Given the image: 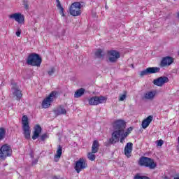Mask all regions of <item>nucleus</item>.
<instances>
[{
    "mask_svg": "<svg viewBox=\"0 0 179 179\" xmlns=\"http://www.w3.org/2000/svg\"><path fill=\"white\" fill-rule=\"evenodd\" d=\"M56 2H57V7L58 8V9H59L62 16H65V14L64 13V8H62V6L61 5V2L59 1V0H56Z\"/></svg>",
    "mask_w": 179,
    "mask_h": 179,
    "instance_id": "nucleus-24",
    "label": "nucleus"
},
{
    "mask_svg": "<svg viewBox=\"0 0 179 179\" xmlns=\"http://www.w3.org/2000/svg\"><path fill=\"white\" fill-rule=\"evenodd\" d=\"M127 99V92H124L123 94L119 95V101H124Z\"/></svg>",
    "mask_w": 179,
    "mask_h": 179,
    "instance_id": "nucleus-29",
    "label": "nucleus"
},
{
    "mask_svg": "<svg viewBox=\"0 0 179 179\" xmlns=\"http://www.w3.org/2000/svg\"><path fill=\"white\" fill-rule=\"evenodd\" d=\"M95 56L97 58H103L104 57V52L101 49H98L95 52Z\"/></svg>",
    "mask_w": 179,
    "mask_h": 179,
    "instance_id": "nucleus-26",
    "label": "nucleus"
},
{
    "mask_svg": "<svg viewBox=\"0 0 179 179\" xmlns=\"http://www.w3.org/2000/svg\"><path fill=\"white\" fill-rule=\"evenodd\" d=\"M83 94H85V89L80 88L75 92L74 97L75 99H78V97H82Z\"/></svg>",
    "mask_w": 179,
    "mask_h": 179,
    "instance_id": "nucleus-23",
    "label": "nucleus"
},
{
    "mask_svg": "<svg viewBox=\"0 0 179 179\" xmlns=\"http://www.w3.org/2000/svg\"><path fill=\"white\" fill-rule=\"evenodd\" d=\"M48 134H43L41 136V140L45 141V139H48Z\"/></svg>",
    "mask_w": 179,
    "mask_h": 179,
    "instance_id": "nucleus-32",
    "label": "nucleus"
},
{
    "mask_svg": "<svg viewBox=\"0 0 179 179\" xmlns=\"http://www.w3.org/2000/svg\"><path fill=\"white\" fill-rule=\"evenodd\" d=\"M15 34L17 37H20V31H17Z\"/></svg>",
    "mask_w": 179,
    "mask_h": 179,
    "instance_id": "nucleus-34",
    "label": "nucleus"
},
{
    "mask_svg": "<svg viewBox=\"0 0 179 179\" xmlns=\"http://www.w3.org/2000/svg\"><path fill=\"white\" fill-rule=\"evenodd\" d=\"M34 134L32 136V139L34 141H36V139H37L38 138V136H40V134H41V127H40V125L36 124L34 128Z\"/></svg>",
    "mask_w": 179,
    "mask_h": 179,
    "instance_id": "nucleus-17",
    "label": "nucleus"
},
{
    "mask_svg": "<svg viewBox=\"0 0 179 179\" xmlns=\"http://www.w3.org/2000/svg\"><path fill=\"white\" fill-rule=\"evenodd\" d=\"M173 179H179V173L175 175Z\"/></svg>",
    "mask_w": 179,
    "mask_h": 179,
    "instance_id": "nucleus-35",
    "label": "nucleus"
},
{
    "mask_svg": "<svg viewBox=\"0 0 179 179\" xmlns=\"http://www.w3.org/2000/svg\"><path fill=\"white\" fill-rule=\"evenodd\" d=\"M146 75H149V71L148 69L140 72V76H146Z\"/></svg>",
    "mask_w": 179,
    "mask_h": 179,
    "instance_id": "nucleus-30",
    "label": "nucleus"
},
{
    "mask_svg": "<svg viewBox=\"0 0 179 179\" xmlns=\"http://www.w3.org/2000/svg\"><path fill=\"white\" fill-rule=\"evenodd\" d=\"M25 8H29V6H27V4H26Z\"/></svg>",
    "mask_w": 179,
    "mask_h": 179,
    "instance_id": "nucleus-38",
    "label": "nucleus"
},
{
    "mask_svg": "<svg viewBox=\"0 0 179 179\" xmlns=\"http://www.w3.org/2000/svg\"><path fill=\"white\" fill-rule=\"evenodd\" d=\"M55 115H65L66 114V109L62 106H58L54 110Z\"/></svg>",
    "mask_w": 179,
    "mask_h": 179,
    "instance_id": "nucleus-18",
    "label": "nucleus"
},
{
    "mask_svg": "<svg viewBox=\"0 0 179 179\" xmlns=\"http://www.w3.org/2000/svg\"><path fill=\"white\" fill-rule=\"evenodd\" d=\"M6 134V130L3 128H0V141H2L5 138V135Z\"/></svg>",
    "mask_w": 179,
    "mask_h": 179,
    "instance_id": "nucleus-28",
    "label": "nucleus"
},
{
    "mask_svg": "<svg viewBox=\"0 0 179 179\" xmlns=\"http://www.w3.org/2000/svg\"><path fill=\"white\" fill-rule=\"evenodd\" d=\"M86 161L83 158H80L76 162L75 170L78 173H80L83 169H86Z\"/></svg>",
    "mask_w": 179,
    "mask_h": 179,
    "instance_id": "nucleus-11",
    "label": "nucleus"
},
{
    "mask_svg": "<svg viewBox=\"0 0 179 179\" xmlns=\"http://www.w3.org/2000/svg\"><path fill=\"white\" fill-rule=\"evenodd\" d=\"M173 62H174V58L167 56L162 59L160 66L162 68L164 66H170Z\"/></svg>",
    "mask_w": 179,
    "mask_h": 179,
    "instance_id": "nucleus-13",
    "label": "nucleus"
},
{
    "mask_svg": "<svg viewBox=\"0 0 179 179\" xmlns=\"http://www.w3.org/2000/svg\"><path fill=\"white\" fill-rule=\"evenodd\" d=\"M41 57L38 54L32 53L29 55L27 59V64L28 65H31L32 66H40L41 65Z\"/></svg>",
    "mask_w": 179,
    "mask_h": 179,
    "instance_id": "nucleus-3",
    "label": "nucleus"
},
{
    "mask_svg": "<svg viewBox=\"0 0 179 179\" xmlns=\"http://www.w3.org/2000/svg\"><path fill=\"white\" fill-rule=\"evenodd\" d=\"M108 57L109 62H117L118 59L121 57V55L120 52L112 50L108 52Z\"/></svg>",
    "mask_w": 179,
    "mask_h": 179,
    "instance_id": "nucleus-10",
    "label": "nucleus"
},
{
    "mask_svg": "<svg viewBox=\"0 0 179 179\" xmlns=\"http://www.w3.org/2000/svg\"><path fill=\"white\" fill-rule=\"evenodd\" d=\"M148 71V74L152 75V73H157L160 72V67H148L147 68Z\"/></svg>",
    "mask_w": 179,
    "mask_h": 179,
    "instance_id": "nucleus-22",
    "label": "nucleus"
},
{
    "mask_svg": "<svg viewBox=\"0 0 179 179\" xmlns=\"http://www.w3.org/2000/svg\"><path fill=\"white\" fill-rule=\"evenodd\" d=\"M12 155V148L7 144L2 145L0 148V159L5 160Z\"/></svg>",
    "mask_w": 179,
    "mask_h": 179,
    "instance_id": "nucleus-5",
    "label": "nucleus"
},
{
    "mask_svg": "<svg viewBox=\"0 0 179 179\" xmlns=\"http://www.w3.org/2000/svg\"><path fill=\"white\" fill-rule=\"evenodd\" d=\"M138 164L144 167H149L150 170L156 169V166H157L155 160L146 157H141L138 161Z\"/></svg>",
    "mask_w": 179,
    "mask_h": 179,
    "instance_id": "nucleus-2",
    "label": "nucleus"
},
{
    "mask_svg": "<svg viewBox=\"0 0 179 179\" xmlns=\"http://www.w3.org/2000/svg\"><path fill=\"white\" fill-rule=\"evenodd\" d=\"M178 55H179V50H178Z\"/></svg>",
    "mask_w": 179,
    "mask_h": 179,
    "instance_id": "nucleus-39",
    "label": "nucleus"
},
{
    "mask_svg": "<svg viewBox=\"0 0 179 179\" xmlns=\"http://www.w3.org/2000/svg\"><path fill=\"white\" fill-rule=\"evenodd\" d=\"M9 19L16 21L18 24H24V15L20 13H15L8 15Z\"/></svg>",
    "mask_w": 179,
    "mask_h": 179,
    "instance_id": "nucleus-9",
    "label": "nucleus"
},
{
    "mask_svg": "<svg viewBox=\"0 0 179 179\" xmlns=\"http://www.w3.org/2000/svg\"><path fill=\"white\" fill-rule=\"evenodd\" d=\"M95 153L96 152H93V151L88 152L87 159H89V160L91 162H94V160H96V155H94Z\"/></svg>",
    "mask_w": 179,
    "mask_h": 179,
    "instance_id": "nucleus-25",
    "label": "nucleus"
},
{
    "mask_svg": "<svg viewBox=\"0 0 179 179\" xmlns=\"http://www.w3.org/2000/svg\"><path fill=\"white\" fill-rule=\"evenodd\" d=\"M12 90H13V95L15 96L17 99V100H20V99H22V96H23V94H22V91L15 86H13L12 87Z\"/></svg>",
    "mask_w": 179,
    "mask_h": 179,
    "instance_id": "nucleus-15",
    "label": "nucleus"
},
{
    "mask_svg": "<svg viewBox=\"0 0 179 179\" xmlns=\"http://www.w3.org/2000/svg\"><path fill=\"white\" fill-rule=\"evenodd\" d=\"M80 3H73L69 8L70 15H71V16H80V15H81L82 13V12L80 11Z\"/></svg>",
    "mask_w": 179,
    "mask_h": 179,
    "instance_id": "nucleus-6",
    "label": "nucleus"
},
{
    "mask_svg": "<svg viewBox=\"0 0 179 179\" xmlns=\"http://www.w3.org/2000/svg\"><path fill=\"white\" fill-rule=\"evenodd\" d=\"M107 100L106 96H92L88 100V103L90 106H99L104 103Z\"/></svg>",
    "mask_w": 179,
    "mask_h": 179,
    "instance_id": "nucleus-8",
    "label": "nucleus"
},
{
    "mask_svg": "<svg viewBox=\"0 0 179 179\" xmlns=\"http://www.w3.org/2000/svg\"><path fill=\"white\" fill-rule=\"evenodd\" d=\"M153 121V115H149L147 118L144 119L142 122V128L146 129L150 125V122Z\"/></svg>",
    "mask_w": 179,
    "mask_h": 179,
    "instance_id": "nucleus-16",
    "label": "nucleus"
},
{
    "mask_svg": "<svg viewBox=\"0 0 179 179\" xmlns=\"http://www.w3.org/2000/svg\"><path fill=\"white\" fill-rule=\"evenodd\" d=\"M134 144L132 143H127L124 147V155L128 159L131 157L132 155V148Z\"/></svg>",
    "mask_w": 179,
    "mask_h": 179,
    "instance_id": "nucleus-14",
    "label": "nucleus"
},
{
    "mask_svg": "<svg viewBox=\"0 0 179 179\" xmlns=\"http://www.w3.org/2000/svg\"><path fill=\"white\" fill-rule=\"evenodd\" d=\"M168 82L169 78L166 76L159 77L153 80V83L155 85V86H159V87H162L163 85H164L165 83H168Z\"/></svg>",
    "mask_w": 179,
    "mask_h": 179,
    "instance_id": "nucleus-12",
    "label": "nucleus"
},
{
    "mask_svg": "<svg viewBox=\"0 0 179 179\" xmlns=\"http://www.w3.org/2000/svg\"><path fill=\"white\" fill-rule=\"evenodd\" d=\"M55 96H57V92H52L48 97L44 99L42 101L43 108H48L51 106V103H52L54 99H55Z\"/></svg>",
    "mask_w": 179,
    "mask_h": 179,
    "instance_id": "nucleus-7",
    "label": "nucleus"
},
{
    "mask_svg": "<svg viewBox=\"0 0 179 179\" xmlns=\"http://www.w3.org/2000/svg\"><path fill=\"white\" fill-rule=\"evenodd\" d=\"M163 143H164V141H163V140H159V141H157V146H162V145H163Z\"/></svg>",
    "mask_w": 179,
    "mask_h": 179,
    "instance_id": "nucleus-33",
    "label": "nucleus"
},
{
    "mask_svg": "<svg viewBox=\"0 0 179 179\" xmlns=\"http://www.w3.org/2000/svg\"><path fill=\"white\" fill-rule=\"evenodd\" d=\"M61 156H62V147L58 145L57 154H55L54 157L55 162H58L59 159H61Z\"/></svg>",
    "mask_w": 179,
    "mask_h": 179,
    "instance_id": "nucleus-20",
    "label": "nucleus"
},
{
    "mask_svg": "<svg viewBox=\"0 0 179 179\" xmlns=\"http://www.w3.org/2000/svg\"><path fill=\"white\" fill-rule=\"evenodd\" d=\"M38 162V159H35L34 161L32 162L33 164H36V163Z\"/></svg>",
    "mask_w": 179,
    "mask_h": 179,
    "instance_id": "nucleus-36",
    "label": "nucleus"
},
{
    "mask_svg": "<svg viewBox=\"0 0 179 179\" xmlns=\"http://www.w3.org/2000/svg\"><path fill=\"white\" fill-rule=\"evenodd\" d=\"M113 132L112 133L111 138H109V143L112 145L115 143H124L125 139L128 137V135L131 134L132 127H129L125 131V122L122 120H118L113 123Z\"/></svg>",
    "mask_w": 179,
    "mask_h": 179,
    "instance_id": "nucleus-1",
    "label": "nucleus"
},
{
    "mask_svg": "<svg viewBox=\"0 0 179 179\" xmlns=\"http://www.w3.org/2000/svg\"><path fill=\"white\" fill-rule=\"evenodd\" d=\"M23 134L26 139H30V126L29 125V117L23 115L22 118Z\"/></svg>",
    "mask_w": 179,
    "mask_h": 179,
    "instance_id": "nucleus-4",
    "label": "nucleus"
},
{
    "mask_svg": "<svg viewBox=\"0 0 179 179\" xmlns=\"http://www.w3.org/2000/svg\"><path fill=\"white\" fill-rule=\"evenodd\" d=\"M134 179H150L148 176H141L139 175H136Z\"/></svg>",
    "mask_w": 179,
    "mask_h": 179,
    "instance_id": "nucleus-31",
    "label": "nucleus"
},
{
    "mask_svg": "<svg viewBox=\"0 0 179 179\" xmlns=\"http://www.w3.org/2000/svg\"><path fill=\"white\" fill-rule=\"evenodd\" d=\"M57 71V68L55 66L50 67L48 71V76H52Z\"/></svg>",
    "mask_w": 179,
    "mask_h": 179,
    "instance_id": "nucleus-27",
    "label": "nucleus"
},
{
    "mask_svg": "<svg viewBox=\"0 0 179 179\" xmlns=\"http://www.w3.org/2000/svg\"><path fill=\"white\" fill-rule=\"evenodd\" d=\"M52 179H59V177H58V176H54V177L52 178Z\"/></svg>",
    "mask_w": 179,
    "mask_h": 179,
    "instance_id": "nucleus-37",
    "label": "nucleus"
},
{
    "mask_svg": "<svg viewBox=\"0 0 179 179\" xmlns=\"http://www.w3.org/2000/svg\"><path fill=\"white\" fill-rule=\"evenodd\" d=\"M155 96H156L155 91H150L144 94V98L147 100H153V99H155Z\"/></svg>",
    "mask_w": 179,
    "mask_h": 179,
    "instance_id": "nucleus-21",
    "label": "nucleus"
},
{
    "mask_svg": "<svg viewBox=\"0 0 179 179\" xmlns=\"http://www.w3.org/2000/svg\"><path fill=\"white\" fill-rule=\"evenodd\" d=\"M99 149H100V143L97 140H95L92 143V152H93V153H97Z\"/></svg>",
    "mask_w": 179,
    "mask_h": 179,
    "instance_id": "nucleus-19",
    "label": "nucleus"
}]
</instances>
